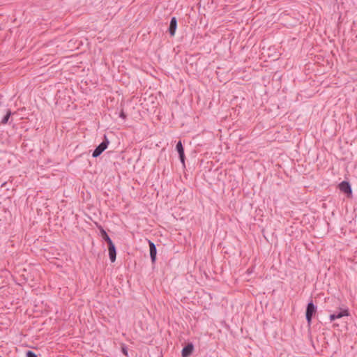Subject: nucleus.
Masks as SVG:
<instances>
[{
    "instance_id": "obj_13",
    "label": "nucleus",
    "mask_w": 357,
    "mask_h": 357,
    "mask_svg": "<svg viewBox=\"0 0 357 357\" xmlns=\"http://www.w3.org/2000/svg\"><path fill=\"white\" fill-rule=\"evenodd\" d=\"M121 351L125 356H128V348L125 345L121 347Z\"/></svg>"
},
{
    "instance_id": "obj_2",
    "label": "nucleus",
    "mask_w": 357,
    "mask_h": 357,
    "mask_svg": "<svg viewBox=\"0 0 357 357\" xmlns=\"http://www.w3.org/2000/svg\"><path fill=\"white\" fill-rule=\"evenodd\" d=\"M317 311V307L314 305L313 302L311 301L307 303L305 312V318L308 324H311L313 315Z\"/></svg>"
},
{
    "instance_id": "obj_7",
    "label": "nucleus",
    "mask_w": 357,
    "mask_h": 357,
    "mask_svg": "<svg viewBox=\"0 0 357 357\" xmlns=\"http://www.w3.org/2000/svg\"><path fill=\"white\" fill-rule=\"evenodd\" d=\"M149 245L150 248V257L152 263H155L156 260L157 249L155 245L151 241H149Z\"/></svg>"
},
{
    "instance_id": "obj_8",
    "label": "nucleus",
    "mask_w": 357,
    "mask_h": 357,
    "mask_svg": "<svg viewBox=\"0 0 357 357\" xmlns=\"http://www.w3.org/2000/svg\"><path fill=\"white\" fill-rule=\"evenodd\" d=\"M193 349V344L192 343L188 344L185 347H183L182 350V356L189 357L192 354Z\"/></svg>"
},
{
    "instance_id": "obj_10",
    "label": "nucleus",
    "mask_w": 357,
    "mask_h": 357,
    "mask_svg": "<svg viewBox=\"0 0 357 357\" xmlns=\"http://www.w3.org/2000/svg\"><path fill=\"white\" fill-rule=\"evenodd\" d=\"M335 315V318L336 319H340L344 316H348L349 315V312H348V310H343L339 312H336V313H334Z\"/></svg>"
},
{
    "instance_id": "obj_14",
    "label": "nucleus",
    "mask_w": 357,
    "mask_h": 357,
    "mask_svg": "<svg viewBox=\"0 0 357 357\" xmlns=\"http://www.w3.org/2000/svg\"><path fill=\"white\" fill-rule=\"evenodd\" d=\"M335 319H336V318H335V314H332L330 315V320H331V321H334Z\"/></svg>"
},
{
    "instance_id": "obj_6",
    "label": "nucleus",
    "mask_w": 357,
    "mask_h": 357,
    "mask_svg": "<svg viewBox=\"0 0 357 357\" xmlns=\"http://www.w3.org/2000/svg\"><path fill=\"white\" fill-rule=\"evenodd\" d=\"M109 257L112 262L115 261L116 257V247L114 243L108 244Z\"/></svg>"
},
{
    "instance_id": "obj_5",
    "label": "nucleus",
    "mask_w": 357,
    "mask_h": 357,
    "mask_svg": "<svg viewBox=\"0 0 357 357\" xmlns=\"http://www.w3.org/2000/svg\"><path fill=\"white\" fill-rule=\"evenodd\" d=\"M176 28H177V20L175 17H172L171 18L169 26V33L171 36H174L175 35Z\"/></svg>"
},
{
    "instance_id": "obj_15",
    "label": "nucleus",
    "mask_w": 357,
    "mask_h": 357,
    "mask_svg": "<svg viewBox=\"0 0 357 357\" xmlns=\"http://www.w3.org/2000/svg\"><path fill=\"white\" fill-rule=\"evenodd\" d=\"M120 116L124 119L126 117V115L123 112H121Z\"/></svg>"
},
{
    "instance_id": "obj_11",
    "label": "nucleus",
    "mask_w": 357,
    "mask_h": 357,
    "mask_svg": "<svg viewBox=\"0 0 357 357\" xmlns=\"http://www.w3.org/2000/svg\"><path fill=\"white\" fill-rule=\"evenodd\" d=\"M10 116V112H8V113L4 116V117L1 120L2 123H6L9 119Z\"/></svg>"
},
{
    "instance_id": "obj_3",
    "label": "nucleus",
    "mask_w": 357,
    "mask_h": 357,
    "mask_svg": "<svg viewBox=\"0 0 357 357\" xmlns=\"http://www.w3.org/2000/svg\"><path fill=\"white\" fill-rule=\"evenodd\" d=\"M176 149L179 155V158L181 163L183 164V166L185 167V153L181 141H178L177 142L176 145Z\"/></svg>"
},
{
    "instance_id": "obj_9",
    "label": "nucleus",
    "mask_w": 357,
    "mask_h": 357,
    "mask_svg": "<svg viewBox=\"0 0 357 357\" xmlns=\"http://www.w3.org/2000/svg\"><path fill=\"white\" fill-rule=\"evenodd\" d=\"M100 234L102 238L107 243V244L113 243L110 237L102 228L100 229Z\"/></svg>"
},
{
    "instance_id": "obj_16",
    "label": "nucleus",
    "mask_w": 357,
    "mask_h": 357,
    "mask_svg": "<svg viewBox=\"0 0 357 357\" xmlns=\"http://www.w3.org/2000/svg\"><path fill=\"white\" fill-rule=\"evenodd\" d=\"M6 185V182H4L1 184V187H4Z\"/></svg>"
},
{
    "instance_id": "obj_12",
    "label": "nucleus",
    "mask_w": 357,
    "mask_h": 357,
    "mask_svg": "<svg viewBox=\"0 0 357 357\" xmlns=\"http://www.w3.org/2000/svg\"><path fill=\"white\" fill-rule=\"evenodd\" d=\"M25 354L26 357H38L35 353L30 350L26 351Z\"/></svg>"
},
{
    "instance_id": "obj_4",
    "label": "nucleus",
    "mask_w": 357,
    "mask_h": 357,
    "mask_svg": "<svg viewBox=\"0 0 357 357\" xmlns=\"http://www.w3.org/2000/svg\"><path fill=\"white\" fill-rule=\"evenodd\" d=\"M339 187H340V190L342 192H343L347 195H351L352 193L351 187L350 184L349 183V182H347V181L341 182L339 185Z\"/></svg>"
},
{
    "instance_id": "obj_1",
    "label": "nucleus",
    "mask_w": 357,
    "mask_h": 357,
    "mask_svg": "<svg viewBox=\"0 0 357 357\" xmlns=\"http://www.w3.org/2000/svg\"><path fill=\"white\" fill-rule=\"evenodd\" d=\"M109 142L106 135H104L103 141L95 149L92 153L93 158H97L107 148Z\"/></svg>"
}]
</instances>
